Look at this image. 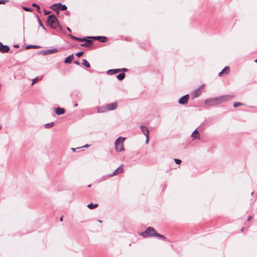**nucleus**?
<instances>
[{"mask_svg":"<svg viewBox=\"0 0 257 257\" xmlns=\"http://www.w3.org/2000/svg\"><path fill=\"white\" fill-rule=\"evenodd\" d=\"M233 97V95H224L217 97L210 98L205 100L204 104L207 106L215 105L230 100Z\"/></svg>","mask_w":257,"mask_h":257,"instance_id":"1","label":"nucleus"},{"mask_svg":"<svg viewBox=\"0 0 257 257\" xmlns=\"http://www.w3.org/2000/svg\"><path fill=\"white\" fill-rule=\"evenodd\" d=\"M141 235L145 237H148V236H154L159 237L163 240L166 239V238L165 236L158 233L156 231L155 229L153 227H148L145 231H144L141 233Z\"/></svg>","mask_w":257,"mask_h":257,"instance_id":"2","label":"nucleus"},{"mask_svg":"<svg viewBox=\"0 0 257 257\" xmlns=\"http://www.w3.org/2000/svg\"><path fill=\"white\" fill-rule=\"evenodd\" d=\"M125 140V138L119 137L115 140L114 143V147L116 151L121 152L124 150L123 142Z\"/></svg>","mask_w":257,"mask_h":257,"instance_id":"3","label":"nucleus"},{"mask_svg":"<svg viewBox=\"0 0 257 257\" xmlns=\"http://www.w3.org/2000/svg\"><path fill=\"white\" fill-rule=\"evenodd\" d=\"M47 21L48 25L53 29L57 28L59 25L58 20L54 15L49 16Z\"/></svg>","mask_w":257,"mask_h":257,"instance_id":"4","label":"nucleus"},{"mask_svg":"<svg viewBox=\"0 0 257 257\" xmlns=\"http://www.w3.org/2000/svg\"><path fill=\"white\" fill-rule=\"evenodd\" d=\"M70 37L73 40H77L79 42H87V43H83L81 44L82 47H89L91 46L93 44V41L92 40L87 39L86 38H80L78 37H76L75 36L70 35Z\"/></svg>","mask_w":257,"mask_h":257,"instance_id":"5","label":"nucleus"},{"mask_svg":"<svg viewBox=\"0 0 257 257\" xmlns=\"http://www.w3.org/2000/svg\"><path fill=\"white\" fill-rule=\"evenodd\" d=\"M123 171V167L122 165L119 166L112 174L108 175V177H112L122 173Z\"/></svg>","mask_w":257,"mask_h":257,"instance_id":"6","label":"nucleus"},{"mask_svg":"<svg viewBox=\"0 0 257 257\" xmlns=\"http://www.w3.org/2000/svg\"><path fill=\"white\" fill-rule=\"evenodd\" d=\"M57 7V9L61 11H65L67 10V7L64 5H62L60 3L54 4L51 7V8L55 10V8Z\"/></svg>","mask_w":257,"mask_h":257,"instance_id":"7","label":"nucleus"},{"mask_svg":"<svg viewBox=\"0 0 257 257\" xmlns=\"http://www.w3.org/2000/svg\"><path fill=\"white\" fill-rule=\"evenodd\" d=\"M117 106V102H113L110 104H108L106 105L105 109L107 110H114L116 108Z\"/></svg>","mask_w":257,"mask_h":257,"instance_id":"8","label":"nucleus"},{"mask_svg":"<svg viewBox=\"0 0 257 257\" xmlns=\"http://www.w3.org/2000/svg\"><path fill=\"white\" fill-rule=\"evenodd\" d=\"M189 94H186L181 97L179 100V103L181 104H185L187 103L189 99Z\"/></svg>","mask_w":257,"mask_h":257,"instance_id":"9","label":"nucleus"},{"mask_svg":"<svg viewBox=\"0 0 257 257\" xmlns=\"http://www.w3.org/2000/svg\"><path fill=\"white\" fill-rule=\"evenodd\" d=\"M10 48L8 45H4L0 42V52L2 53H7L9 51Z\"/></svg>","mask_w":257,"mask_h":257,"instance_id":"10","label":"nucleus"},{"mask_svg":"<svg viewBox=\"0 0 257 257\" xmlns=\"http://www.w3.org/2000/svg\"><path fill=\"white\" fill-rule=\"evenodd\" d=\"M90 38L93 39L97 40L101 42H105L107 41V38L104 36H93Z\"/></svg>","mask_w":257,"mask_h":257,"instance_id":"11","label":"nucleus"},{"mask_svg":"<svg viewBox=\"0 0 257 257\" xmlns=\"http://www.w3.org/2000/svg\"><path fill=\"white\" fill-rule=\"evenodd\" d=\"M191 137L193 140L196 139L199 140L200 139V134L199 132L197 131V128H196L192 134Z\"/></svg>","mask_w":257,"mask_h":257,"instance_id":"12","label":"nucleus"},{"mask_svg":"<svg viewBox=\"0 0 257 257\" xmlns=\"http://www.w3.org/2000/svg\"><path fill=\"white\" fill-rule=\"evenodd\" d=\"M141 129L142 130V133L144 134L145 136H149V130L147 127L144 125H141Z\"/></svg>","mask_w":257,"mask_h":257,"instance_id":"13","label":"nucleus"},{"mask_svg":"<svg viewBox=\"0 0 257 257\" xmlns=\"http://www.w3.org/2000/svg\"><path fill=\"white\" fill-rule=\"evenodd\" d=\"M120 71H121V69H110L107 71V74L109 75H113Z\"/></svg>","mask_w":257,"mask_h":257,"instance_id":"14","label":"nucleus"},{"mask_svg":"<svg viewBox=\"0 0 257 257\" xmlns=\"http://www.w3.org/2000/svg\"><path fill=\"white\" fill-rule=\"evenodd\" d=\"M57 51H58V50L56 48L51 49H49V50H47L43 52V54L44 55L53 54V53H55L57 52Z\"/></svg>","mask_w":257,"mask_h":257,"instance_id":"15","label":"nucleus"},{"mask_svg":"<svg viewBox=\"0 0 257 257\" xmlns=\"http://www.w3.org/2000/svg\"><path fill=\"white\" fill-rule=\"evenodd\" d=\"M55 112L58 115L63 114L65 113V109L63 108L57 107L55 109Z\"/></svg>","mask_w":257,"mask_h":257,"instance_id":"16","label":"nucleus"},{"mask_svg":"<svg viewBox=\"0 0 257 257\" xmlns=\"http://www.w3.org/2000/svg\"><path fill=\"white\" fill-rule=\"evenodd\" d=\"M73 58H74V56L73 55H69L65 58V59L64 60V63H70L73 60Z\"/></svg>","mask_w":257,"mask_h":257,"instance_id":"17","label":"nucleus"},{"mask_svg":"<svg viewBox=\"0 0 257 257\" xmlns=\"http://www.w3.org/2000/svg\"><path fill=\"white\" fill-rule=\"evenodd\" d=\"M229 70V67L228 66H225L224 68L219 73V76H221L224 73L227 74L228 73Z\"/></svg>","mask_w":257,"mask_h":257,"instance_id":"18","label":"nucleus"},{"mask_svg":"<svg viewBox=\"0 0 257 257\" xmlns=\"http://www.w3.org/2000/svg\"><path fill=\"white\" fill-rule=\"evenodd\" d=\"M201 87L197 88V89H196L194 92V96L195 97H198L199 96L200 94H201Z\"/></svg>","mask_w":257,"mask_h":257,"instance_id":"19","label":"nucleus"},{"mask_svg":"<svg viewBox=\"0 0 257 257\" xmlns=\"http://www.w3.org/2000/svg\"><path fill=\"white\" fill-rule=\"evenodd\" d=\"M124 77H125V73H121L117 76V78L119 80H122L124 79Z\"/></svg>","mask_w":257,"mask_h":257,"instance_id":"20","label":"nucleus"},{"mask_svg":"<svg viewBox=\"0 0 257 257\" xmlns=\"http://www.w3.org/2000/svg\"><path fill=\"white\" fill-rule=\"evenodd\" d=\"M82 65H84L87 68H89L90 67L89 63L85 59L82 60Z\"/></svg>","mask_w":257,"mask_h":257,"instance_id":"21","label":"nucleus"},{"mask_svg":"<svg viewBox=\"0 0 257 257\" xmlns=\"http://www.w3.org/2000/svg\"><path fill=\"white\" fill-rule=\"evenodd\" d=\"M98 206V204H93L92 203L89 204L87 205V207L90 209H94Z\"/></svg>","mask_w":257,"mask_h":257,"instance_id":"22","label":"nucleus"},{"mask_svg":"<svg viewBox=\"0 0 257 257\" xmlns=\"http://www.w3.org/2000/svg\"><path fill=\"white\" fill-rule=\"evenodd\" d=\"M54 122H50V123H47V124H45V126L46 128H50V127H52L53 125H54Z\"/></svg>","mask_w":257,"mask_h":257,"instance_id":"23","label":"nucleus"},{"mask_svg":"<svg viewBox=\"0 0 257 257\" xmlns=\"http://www.w3.org/2000/svg\"><path fill=\"white\" fill-rule=\"evenodd\" d=\"M41 79L40 78H39L38 77H36L35 78H34V79H33V82H32V85H33L34 84H35V83L37 82L38 81H39Z\"/></svg>","mask_w":257,"mask_h":257,"instance_id":"24","label":"nucleus"},{"mask_svg":"<svg viewBox=\"0 0 257 257\" xmlns=\"http://www.w3.org/2000/svg\"><path fill=\"white\" fill-rule=\"evenodd\" d=\"M242 105V103H240V102H235L234 104H233V106L234 107H237L239 106H240Z\"/></svg>","mask_w":257,"mask_h":257,"instance_id":"25","label":"nucleus"},{"mask_svg":"<svg viewBox=\"0 0 257 257\" xmlns=\"http://www.w3.org/2000/svg\"><path fill=\"white\" fill-rule=\"evenodd\" d=\"M84 52H77L76 54V55L79 57L80 56H81L83 54Z\"/></svg>","mask_w":257,"mask_h":257,"instance_id":"26","label":"nucleus"},{"mask_svg":"<svg viewBox=\"0 0 257 257\" xmlns=\"http://www.w3.org/2000/svg\"><path fill=\"white\" fill-rule=\"evenodd\" d=\"M174 161L177 164H180L181 163V160L178 159H175Z\"/></svg>","mask_w":257,"mask_h":257,"instance_id":"27","label":"nucleus"},{"mask_svg":"<svg viewBox=\"0 0 257 257\" xmlns=\"http://www.w3.org/2000/svg\"><path fill=\"white\" fill-rule=\"evenodd\" d=\"M23 9H24L25 11H27V12H30V11H32V9L29 8H27V7H24V8H23Z\"/></svg>","mask_w":257,"mask_h":257,"instance_id":"28","label":"nucleus"},{"mask_svg":"<svg viewBox=\"0 0 257 257\" xmlns=\"http://www.w3.org/2000/svg\"><path fill=\"white\" fill-rule=\"evenodd\" d=\"M8 0H0V5L1 4H5L6 3L8 2Z\"/></svg>","mask_w":257,"mask_h":257,"instance_id":"29","label":"nucleus"},{"mask_svg":"<svg viewBox=\"0 0 257 257\" xmlns=\"http://www.w3.org/2000/svg\"><path fill=\"white\" fill-rule=\"evenodd\" d=\"M38 47L37 46L35 45H29L27 47V49H29L30 48H37Z\"/></svg>","mask_w":257,"mask_h":257,"instance_id":"30","label":"nucleus"},{"mask_svg":"<svg viewBox=\"0 0 257 257\" xmlns=\"http://www.w3.org/2000/svg\"><path fill=\"white\" fill-rule=\"evenodd\" d=\"M32 6L33 7H36L38 9H40V7L38 5H37V4H36L35 3L33 4Z\"/></svg>","mask_w":257,"mask_h":257,"instance_id":"31","label":"nucleus"},{"mask_svg":"<svg viewBox=\"0 0 257 257\" xmlns=\"http://www.w3.org/2000/svg\"><path fill=\"white\" fill-rule=\"evenodd\" d=\"M39 24H40V26L42 27L43 29L45 30V28L44 26L43 25V24L42 23V22H41L40 20H39Z\"/></svg>","mask_w":257,"mask_h":257,"instance_id":"32","label":"nucleus"},{"mask_svg":"<svg viewBox=\"0 0 257 257\" xmlns=\"http://www.w3.org/2000/svg\"><path fill=\"white\" fill-rule=\"evenodd\" d=\"M146 143L148 144L149 141V136H146Z\"/></svg>","mask_w":257,"mask_h":257,"instance_id":"33","label":"nucleus"},{"mask_svg":"<svg viewBox=\"0 0 257 257\" xmlns=\"http://www.w3.org/2000/svg\"><path fill=\"white\" fill-rule=\"evenodd\" d=\"M121 69V71H127V69L125 68H123Z\"/></svg>","mask_w":257,"mask_h":257,"instance_id":"34","label":"nucleus"},{"mask_svg":"<svg viewBox=\"0 0 257 257\" xmlns=\"http://www.w3.org/2000/svg\"><path fill=\"white\" fill-rule=\"evenodd\" d=\"M74 63L75 64L77 65H80L79 62H78V61H74Z\"/></svg>","mask_w":257,"mask_h":257,"instance_id":"35","label":"nucleus"},{"mask_svg":"<svg viewBox=\"0 0 257 257\" xmlns=\"http://www.w3.org/2000/svg\"><path fill=\"white\" fill-rule=\"evenodd\" d=\"M49 13H50L49 12H47V11H45V12H44V15H47V14H48Z\"/></svg>","mask_w":257,"mask_h":257,"instance_id":"36","label":"nucleus"},{"mask_svg":"<svg viewBox=\"0 0 257 257\" xmlns=\"http://www.w3.org/2000/svg\"><path fill=\"white\" fill-rule=\"evenodd\" d=\"M251 216H249L247 218V221H249L251 219Z\"/></svg>","mask_w":257,"mask_h":257,"instance_id":"37","label":"nucleus"},{"mask_svg":"<svg viewBox=\"0 0 257 257\" xmlns=\"http://www.w3.org/2000/svg\"><path fill=\"white\" fill-rule=\"evenodd\" d=\"M89 146V145L86 144L85 146H84L83 147L88 148Z\"/></svg>","mask_w":257,"mask_h":257,"instance_id":"38","label":"nucleus"},{"mask_svg":"<svg viewBox=\"0 0 257 257\" xmlns=\"http://www.w3.org/2000/svg\"><path fill=\"white\" fill-rule=\"evenodd\" d=\"M14 47H15L16 48H18V47H19V46L18 45H14Z\"/></svg>","mask_w":257,"mask_h":257,"instance_id":"39","label":"nucleus"},{"mask_svg":"<svg viewBox=\"0 0 257 257\" xmlns=\"http://www.w3.org/2000/svg\"><path fill=\"white\" fill-rule=\"evenodd\" d=\"M67 29L69 32H71V30H70V29L69 28L67 27Z\"/></svg>","mask_w":257,"mask_h":257,"instance_id":"40","label":"nucleus"},{"mask_svg":"<svg viewBox=\"0 0 257 257\" xmlns=\"http://www.w3.org/2000/svg\"><path fill=\"white\" fill-rule=\"evenodd\" d=\"M60 220L61 221H62V220H63V216L61 217V218H60Z\"/></svg>","mask_w":257,"mask_h":257,"instance_id":"41","label":"nucleus"},{"mask_svg":"<svg viewBox=\"0 0 257 257\" xmlns=\"http://www.w3.org/2000/svg\"><path fill=\"white\" fill-rule=\"evenodd\" d=\"M76 149L72 148V150L73 151H75Z\"/></svg>","mask_w":257,"mask_h":257,"instance_id":"42","label":"nucleus"},{"mask_svg":"<svg viewBox=\"0 0 257 257\" xmlns=\"http://www.w3.org/2000/svg\"><path fill=\"white\" fill-rule=\"evenodd\" d=\"M244 228H242L241 230V231L242 232L243 231Z\"/></svg>","mask_w":257,"mask_h":257,"instance_id":"43","label":"nucleus"},{"mask_svg":"<svg viewBox=\"0 0 257 257\" xmlns=\"http://www.w3.org/2000/svg\"><path fill=\"white\" fill-rule=\"evenodd\" d=\"M39 10H40V9H37V11H38V12H39V13H40V12L39 11Z\"/></svg>","mask_w":257,"mask_h":257,"instance_id":"44","label":"nucleus"},{"mask_svg":"<svg viewBox=\"0 0 257 257\" xmlns=\"http://www.w3.org/2000/svg\"><path fill=\"white\" fill-rule=\"evenodd\" d=\"M254 61L257 63V59Z\"/></svg>","mask_w":257,"mask_h":257,"instance_id":"45","label":"nucleus"},{"mask_svg":"<svg viewBox=\"0 0 257 257\" xmlns=\"http://www.w3.org/2000/svg\"><path fill=\"white\" fill-rule=\"evenodd\" d=\"M77 106V104H75V106Z\"/></svg>","mask_w":257,"mask_h":257,"instance_id":"46","label":"nucleus"},{"mask_svg":"<svg viewBox=\"0 0 257 257\" xmlns=\"http://www.w3.org/2000/svg\"><path fill=\"white\" fill-rule=\"evenodd\" d=\"M90 186H91V185H88V187H90Z\"/></svg>","mask_w":257,"mask_h":257,"instance_id":"47","label":"nucleus"}]
</instances>
